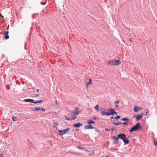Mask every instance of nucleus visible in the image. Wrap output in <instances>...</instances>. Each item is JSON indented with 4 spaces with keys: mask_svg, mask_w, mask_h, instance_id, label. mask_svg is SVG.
Returning a JSON list of instances; mask_svg holds the SVG:
<instances>
[{
    "mask_svg": "<svg viewBox=\"0 0 157 157\" xmlns=\"http://www.w3.org/2000/svg\"><path fill=\"white\" fill-rule=\"evenodd\" d=\"M130 41H132V39H130Z\"/></svg>",
    "mask_w": 157,
    "mask_h": 157,
    "instance_id": "43",
    "label": "nucleus"
},
{
    "mask_svg": "<svg viewBox=\"0 0 157 157\" xmlns=\"http://www.w3.org/2000/svg\"><path fill=\"white\" fill-rule=\"evenodd\" d=\"M70 116H72L73 117H72L71 118H69V117H67L66 116H65V117L66 118V119L67 120H70V121H72V120H74L75 119L76 117V116H75V115H72V114H69L68 115V116H69L70 117Z\"/></svg>",
    "mask_w": 157,
    "mask_h": 157,
    "instance_id": "6",
    "label": "nucleus"
},
{
    "mask_svg": "<svg viewBox=\"0 0 157 157\" xmlns=\"http://www.w3.org/2000/svg\"><path fill=\"white\" fill-rule=\"evenodd\" d=\"M0 157H2V154H1Z\"/></svg>",
    "mask_w": 157,
    "mask_h": 157,
    "instance_id": "42",
    "label": "nucleus"
},
{
    "mask_svg": "<svg viewBox=\"0 0 157 157\" xmlns=\"http://www.w3.org/2000/svg\"><path fill=\"white\" fill-rule=\"evenodd\" d=\"M108 111L110 112H105L101 111V113L102 115L103 116L109 115L113 116L114 114H115L116 115L118 114L117 112L115 111V110L114 109H110Z\"/></svg>",
    "mask_w": 157,
    "mask_h": 157,
    "instance_id": "1",
    "label": "nucleus"
},
{
    "mask_svg": "<svg viewBox=\"0 0 157 157\" xmlns=\"http://www.w3.org/2000/svg\"><path fill=\"white\" fill-rule=\"evenodd\" d=\"M81 112V111L80 110L77 111L75 110V111H73V113L74 114V115H78Z\"/></svg>",
    "mask_w": 157,
    "mask_h": 157,
    "instance_id": "15",
    "label": "nucleus"
},
{
    "mask_svg": "<svg viewBox=\"0 0 157 157\" xmlns=\"http://www.w3.org/2000/svg\"><path fill=\"white\" fill-rule=\"evenodd\" d=\"M112 123L114 124L115 125H116L117 126L119 125V123H115V122H112Z\"/></svg>",
    "mask_w": 157,
    "mask_h": 157,
    "instance_id": "23",
    "label": "nucleus"
},
{
    "mask_svg": "<svg viewBox=\"0 0 157 157\" xmlns=\"http://www.w3.org/2000/svg\"><path fill=\"white\" fill-rule=\"evenodd\" d=\"M143 114H139L137 115V116L136 115H134V117H136V120L137 121H139L140 119H141L142 117H143Z\"/></svg>",
    "mask_w": 157,
    "mask_h": 157,
    "instance_id": "8",
    "label": "nucleus"
},
{
    "mask_svg": "<svg viewBox=\"0 0 157 157\" xmlns=\"http://www.w3.org/2000/svg\"><path fill=\"white\" fill-rule=\"evenodd\" d=\"M36 90L37 91V92H38V93H39V89H36Z\"/></svg>",
    "mask_w": 157,
    "mask_h": 157,
    "instance_id": "36",
    "label": "nucleus"
},
{
    "mask_svg": "<svg viewBox=\"0 0 157 157\" xmlns=\"http://www.w3.org/2000/svg\"><path fill=\"white\" fill-rule=\"evenodd\" d=\"M94 129H95V131L96 132H100V130L99 129H98L97 128H94Z\"/></svg>",
    "mask_w": 157,
    "mask_h": 157,
    "instance_id": "25",
    "label": "nucleus"
},
{
    "mask_svg": "<svg viewBox=\"0 0 157 157\" xmlns=\"http://www.w3.org/2000/svg\"><path fill=\"white\" fill-rule=\"evenodd\" d=\"M82 125V124L79 122H78L73 124V126L75 128H78Z\"/></svg>",
    "mask_w": 157,
    "mask_h": 157,
    "instance_id": "11",
    "label": "nucleus"
},
{
    "mask_svg": "<svg viewBox=\"0 0 157 157\" xmlns=\"http://www.w3.org/2000/svg\"><path fill=\"white\" fill-rule=\"evenodd\" d=\"M147 115V113H146V115Z\"/></svg>",
    "mask_w": 157,
    "mask_h": 157,
    "instance_id": "46",
    "label": "nucleus"
},
{
    "mask_svg": "<svg viewBox=\"0 0 157 157\" xmlns=\"http://www.w3.org/2000/svg\"><path fill=\"white\" fill-rule=\"evenodd\" d=\"M93 119L94 120H96L97 119V118L96 117H94Z\"/></svg>",
    "mask_w": 157,
    "mask_h": 157,
    "instance_id": "38",
    "label": "nucleus"
},
{
    "mask_svg": "<svg viewBox=\"0 0 157 157\" xmlns=\"http://www.w3.org/2000/svg\"><path fill=\"white\" fill-rule=\"evenodd\" d=\"M33 89H35V87H34V88H33Z\"/></svg>",
    "mask_w": 157,
    "mask_h": 157,
    "instance_id": "45",
    "label": "nucleus"
},
{
    "mask_svg": "<svg viewBox=\"0 0 157 157\" xmlns=\"http://www.w3.org/2000/svg\"><path fill=\"white\" fill-rule=\"evenodd\" d=\"M106 157H109L108 156H107Z\"/></svg>",
    "mask_w": 157,
    "mask_h": 157,
    "instance_id": "47",
    "label": "nucleus"
},
{
    "mask_svg": "<svg viewBox=\"0 0 157 157\" xmlns=\"http://www.w3.org/2000/svg\"><path fill=\"white\" fill-rule=\"evenodd\" d=\"M119 102H120V101L119 100H117L114 102V103L115 104H118V103H119Z\"/></svg>",
    "mask_w": 157,
    "mask_h": 157,
    "instance_id": "26",
    "label": "nucleus"
},
{
    "mask_svg": "<svg viewBox=\"0 0 157 157\" xmlns=\"http://www.w3.org/2000/svg\"><path fill=\"white\" fill-rule=\"evenodd\" d=\"M121 63L120 59H116L115 60H109L108 62V64H110L112 66H115L118 65Z\"/></svg>",
    "mask_w": 157,
    "mask_h": 157,
    "instance_id": "4",
    "label": "nucleus"
},
{
    "mask_svg": "<svg viewBox=\"0 0 157 157\" xmlns=\"http://www.w3.org/2000/svg\"><path fill=\"white\" fill-rule=\"evenodd\" d=\"M128 122H122V124H124V125H126Z\"/></svg>",
    "mask_w": 157,
    "mask_h": 157,
    "instance_id": "24",
    "label": "nucleus"
},
{
    "mask_svg": "<svg viewBox=\"0 0 157 157\" xmlns=\"http://www.w3.org/2000/svg\"><path fill=\"white\" fill-rule=\"evenodd\" d=\"M55 102H56V104L57 105H58V104H59V102H58V101L57 100H56V101H55Z\"/></svg>",
    "mask_w": 157,
    "mask_h": 157,
    "instance_id": "29",
    "label": "nucleus"
},
{
    "mask_svg": "<svg viewBox=\"0 0 157 157\" xmlns=\"http://www.w3.org/2000/svg\"><path fill=\"white\" fill-rule=\"evenodd\" d=\"M121 120L122 121H125L126 122H129V119L127 117L123 118L121 119Z\"/></svg>",
    "mask_w": 157,
    "mask_h": 157,
    "instance_id": "16",
    "label": "nucleus"
},
{
    "mask_svg": "<svg viewBox=\"0 0 157 157\" xmlns=\"http://www.w3.org/2000/svg\"><path fill=\"white\" fill-rule=\"evenodd\" d=\"M35 14H33V15H32V17H33V18H34V17H33L35 15Z\"/></svg>",
    "mask_w": 157,
    "mask_h": 157,
    "instance_id": "41",
    "label": "nucleus"
},
{
    "mask_svg": "<svg viewBox=\"0 0 157 157\" xmlns=\"http://www.w3.org/2000/svg\"><path fill=\"white\" fill-rule=\"evenodd\" d=\"M154 144L155 145H157V142H155L154 141Z\"/></svg>",
    "mask_w": 157,
    "mask_h": 157,
    "instance_id": "31",
    "label": "nucleus"
},
{
    "mask_svg": "<svg viewBox=\"0 0 157 157\" xmlns=\"http://www.w3.org/2000/svg\"><path fill=\"white\" fill-rule=\"evenodd\" d=\"M115 106H116V107H117L118 106V105H115Z\"/></svg>",
    "mask_w": 157,
    "mask_h": 157,
    "instance_id": "40",
    "label": "nucleus"
},
{
    "mask_svg": "<svg viewBox=\"0 0 157 157\" xmlns=\"http://www.w3.org/2000/svg\"><path fill=\"white\" fill-rule=\"evenodd\" d=\"M36 111H38L40 110H41L43 112L45 111L46 110L45 109H44L43 108H35Z\"/></svg>",
    "mask_w": 157,
    "mask_h": 157,
    "instance_id": "14",
    "label": "nucleus"
},
{
    "mask_svg": "<svg viewBox=\"0 0 157 157\" xmlns=\"http://www.w3.org/2000/svg\"><path fill=\"white\" fill-rule=\"evenodd\" d=\"M78 109H79L78 107H77V108L76 107L75 108V109L76 110H77Z\"/></svg>",
    "mask_w": 157,
    "mask_h": 157,
    "instance_id": "39",
    "label": "nucleus"
},
{
    "mask_svg": "<svg viewBox=\"0 0 157 157\" xmlns=\"http://www.w3.org/2000/svg\"><path fill=\"white\" fill-rule=\"evenodd\" d=\"M117 136L119 139L122 140L124 142V144H128L129 141L128 138H127L126 135L124 133H120Z\"/></svg>",
    "mask_w": 157,
    "mask_h": 157,
    "instance_id": "2",
    "label": "nucleus"
},
{
    "mask_svg": "<svg viewBox=\"0 0 157 157\" xmlns=\"http://www.w3.org/2000/svg\"><path fill=\"white\" fill-rule=\"evenodd\" d=\"M78 130H79V129H77V128L76 129V130L77 131Z\"/></svg>",
    "mask_w": 157,
    "mask_h": 157,
    "instance_id": "44",
    "label": "nucleus"
},
{
    "mask_svg": "<svg viewBox=\"0 0 157 157\" xmlns=\"http://www.w3.org/2000/svg\"><path fill=\"white\" fill-rule=\"evenodd\" d=\"M111 129L112 130V132H113L114 130H116L114 129L113 128H112Z\"/></svg>",
    "mask_w": 157,
    "mask_h": 157,
    "instance_id": "33",
    "label": "nucleus"
},
{
    "mask_svg": "<svg viewBox=\"0 0 157 157\" xmlns=\"http://www.w3.org/2000/svg\"><path fill=\"white\" fill-rule=\"evenodd\" d=\"M24 101L25 102H30L32 103H34V100L32 99H25L24 100Z\"/></svg>",
    "mask_w": 157,
    "mask_h": 157,
    "instance_id": "9",
    "label": "nucleus"
},
{
    "mask_svg": "<svg viewBox=\"0 0 157 157\" xmlns=\"http://www.w3.org/2000/svg\"><path fill=\"white\" fill-rule=\"evenodd\" d=\"M121 117V116H119V115H118V116H116L114 117V119H116V120H118V119H119Z\"/></svg>",
    "mask_w": 157,
    "mask_h": 157,
    "instance_id": "20",
    "label": "nucleus"
},
{
    "mask_svg": "<svg viewBox=\"0 0 157 157\" xmlns=\"http://www.w3.org/2000/svg\"><path fill=\"white\" fill-rule=\"evenodd\" d=\"M9 32L8 31H6L5 32L4 35V38L6 39L7 40L9 38V36L8 35Z\"/></svg>",
    "mask_w": 157,
    "mask_h": 157,
    "instance_id": "12",
    "label": "nucleus"
},
{
    "mask_svg": "<svg viewBox=\"0 0 157 157\" xmlns=\"http://www.w3.org/2000/svg\"><path fill=\"white\" fill-rule=\"evenodd\" d=\"M43 101V100H40L37 101H34V104H37V103H40L42 102Z\"/></svg>",
    "mask_w": 157,
    "mask_h": 157,
    "instance_id": "18",
    "label": "nucleus"
},
{
    "mask_svg": "<svg viewBox=\"0 0 157 157\" xmlns=\"http://www.w3.org/2000/svg\"><path fill=\"white\" fill-rule=\"evenodd\" d=\"M105 129L106 131H108L109 130V128H105Z\"/></svg>",
    "mask_w": 157,
    "mask_h": 157,
    "instance_id": "35",
    "label": "nucleus"
},
{
    "mask_svg": "<svg viewBox=\"0 0 157 157\" xmlns=\"http://www.w3.org/2000/svg\"><path fill=\"white\" fill-rule=\"evenodd\" d=\"M98 107H99V105H98L97 104L96 106H95L94 107V108H95V109H96L97 110H99Z\"/></svg>",
    "mask_w": 157,
    "mask_h": 157,
    "instance_id": "22",
    "label": "nucleus"
},
{
    "mask_svg": "<svg viewBox=\"0 0 157 157\" xmlns=\"http://www.w3.org/2000/svg\"><path fill=\"white\" fill-rule=\"evenodd\" d=\"M141 128V126L140 123L139 122H137L136 124L134 125L130 130V132H136L138 131Z\"/></svg>",
    "mask_w": 157,
    "mask_h": 157,
    "instance_id": "3",
    "label": "nucleus"
},
{
    "mask_svg": "<svg viewBox=\"0 0 157 157\" xmlns=\"http://www.w3.org/2000/svg\"><path fill=\"white\" fill-rule=\"evenodd\" d=\"M70 129V128H68L63 130H59L58 131L59 132V135L60 136H62L65 134L68 133V131Z\"/></svg>",
    "mask_w": 157,
    "mask_h": 157,
    "instance_id": "5",
    "label": "nucleus"
},
{
    "mask_svg": "<svg viewBox=\"0 0 157 157\" xmlns=\"http://www.w3.org/2000/svg\"><path fill=\"white\" fill-rule=\"evenodd\" d=\"M87 123L88 124H94L95 122L92 121L91 119H90L87 121Z\"/></svg>",
    "mask_w": 157,
    "mask_h": 157,
    "instance_id": "17",
    "label": "nucleus"
},
{
    "mask_svg": "<svg viewBox=\"0 0 157 157\" xmlns=\"http://www.w3.org/2000/svg\"><path fill=\"white\" fill-rule=\"evenodd\" d=\"M122 124V122H119V124Z\"/></svg>",
    "mask_w": 157,
    "mask_h": 157,
    "instance_id": "37",
    "label": "nucleus"
},
{
    "mask_svg": "<svg viewBox=\"0 0 157 157\" xmlns=\"http://www.w3.org/2000/svg\"><path fill=\"white\" fill-rule=\"evenodd\" d=\"M111 119H114V117L112 116L110 118Z\"/></svg>",
    "mask_w": 157,
    "mask_h": 157,
    "instance_id": "34",
    "label": "nucleus"
},
{
    "mask_svg": "<svg viewBox=\"0 0 157 157\" xmlns=\"http://www.w3.org/2000/svg\"><path fill=\"white\" fill-rule=\"evenodd\" d=\"M141 108L140 107L137 106H135L134 108V110L135 112H137Z\"/></svg>",
    "mask_w": 157,
    "mask_h": 157,
    "instance_id": "13",
    "label": "nucleus"
},
{
    "mask_svg": "<svg viewBox=\"0 0 157 157\" xmlns=\"http://www.w3.org/2000/svg\"><path fill=\"white\" fill-rule=\"evenodd\" d=\"M39 94H36L35 95V96L36 97H38L39 96Z\"/></svg>",
    "mask_w": 157,
    "mask_h": 157,
    "instance_id": "30",
    "label": "nucleus"
},
{
    "mask_svg": "<svg viewBox=\"0 0 157 157\" xmlns=\"http://www.w3.org/2000/svg\"><path fill=\"white\" fill-rule=\"evenodd\" d=\"M78 148H79L80 149H84V148L83 147H80L79 146L78 147Z\"/></svg>",
    "mask_w": 157,
    "mask_h": 157,
    "instance_id": "27",
    "label": "nucleus"
},
{
    "mask_svg": "<svg viewBox=\"0 0 157 157\" xmlns=\"http://www.w3.org/2000/svg\"><path fill=\"white\" fill-rule=\"evenodd\" d=\"M31 110L33 111H36L35 108H34V109H31Z\"/></svg>",
    "mask_w": 157,
    "mask_h": 157,
    "instance_id": "32",
    "label": "nucleus"
},
{
    "mask_svg": "<svg viewBox=\"0 0 157 157\" xmlns=\"http://www.w3.org/2000/svg\"><path fill=\"white\" fill-rule=\"evenodd\" d=\"M92 83V80L91 78L89 79V82H87V85H90Z\"/></svg>",
    "mask_w": 157,
    "mask_h": 157,
    "instance_id": "19",
    "label": "nucleus"
},
{
    "mask_svg": "<svg viewBox=\"0 0 157 157\" xmlns=\"http://www.w3.org/2000/svg\"><path fill=\"white\" fill-rule=\"evenodd\" d=\"M86 129H94L95 127L93 126L91 124H88L84 127Z\"/></svg>",
    "mask_w": 157,
    "mask_h": 157,
    "instance_id": "10",
    "label": "nucleus"
},
{
    "mask_svg": "<svg viewBox=\"0 0 157 157\" xmlns=\"http://www.w3.org/2000/svg\"><path fill=\"white\" fill-rule=\"evenodd\" d=\"M12 119L14 121H15L17 119V117H16L13 116L12 117Z\"/></svg>",
    "mask_w": 157,
    "mask_h": 157,
    "instance_id": "21",
    "label": "nucleus"
},
{
    "mask_svg": "<svg viewBox=\"0 0 157 157\" xmlns=\"http://www.w3.org/2000/svg\"><path fill=\"white\" fill-rule=\"evenodd\" d=\"M112 139L113 140H115V141H114L113 142V144H118L119 142V138L117 136V137H116L115 136H113L112 137Z\"/></svg>",
    "mask_w": 157,
    "mask_h": 157,
    "instance_id": "7",
    "label": "nucleus"
},
{
    "mask_svg": "<svg viewBox=\"0 0 157 157\" xmlns=\"http://www.w3.org/2000/svg\"><path fill=\"white\" fill-rule=\"evenodd\" d=\"M46 1L44 2V3H42V2H40V4L41 5H45L46 4Z\"/></svg>",
    "mask_w": 157,
    "mask_h": 157,
    "instance_id": "28",
    "label": "nucleus"
}]
</instances>
